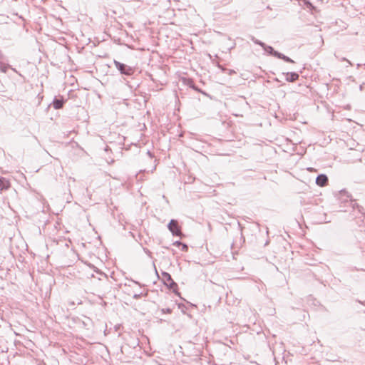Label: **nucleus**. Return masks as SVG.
<instances>
[{
	"instance_id": "obj_12",
	"label": "nucleus",
	"mask_w": 365,
	"mask_h": 365,
	"mask_svg": "<svg viewBox=\"0 0 365 365\" xmlns=\"http://www.w3.org/2000/svg\"><path fill=\"white\" fill-rule=\"evenodd\" d=\"M304 4H305L307 6V7H308V8H309V9H313V8H314V6H312V4L310 2L307 1H305V0H304Z\"/></svg>"
},
{
	"instance_id": "obj_3",
	"label": "nucleus",
	"mask_w": 365,
	"mask_h": 365,
	"mask_svg": "<svg viewBox=\"0 0 365 365\" xmlns=\"http://www.w3.org/2000/svg\"><path fill=\"white\" fill-rule=\"evenodd\" d=\"M163 279L164 281V283L166 286L173 288L174 287H176V283L173 280L170 274L168 272H163L162 273Z\"/></svg>"
},
{
	"instance_id": "obj_15",
	"label": "nucleus",
	"mask_w": 365,
	"mask_h": 365,
	"mask_svg": "<svg viewBox=\"0 0 365 365\" xmlns=\"http://www.w3.org/2000/svg\"><path fill=\"white\" fill-rule=\"evenodd\" d=\"M341 60L346 61L349 63V65H351V63L349 60H347L346 58H342Z\"/></svg>"
},
{
	"instance_id": "obj_14",
	"label": "nucleus",
	"mask_w": 365,
	"mask_h": 365,
	"mask_svg": "<svg viewBox=\"0 0 365 365\" xmlns=\"http://www.w3.org/2000/svg\"><path fill=\"white\" fill-rule=\"evenodd\" d=\"M181 245H182V242H180V241H175L174 243H173V245L175 246H181Z\"/></svg>"
},
{
	"instance_id": "obj_11",
	"label": "nucleus",
	"mask_w": 365,
	"mask_h": 365,
	"mask_svg": "<svg viewBox=\"0 0 365 365\" xmlns=\"http://www.w3.org/2000/svg\"><path fill=\"white\" fill-rule=\"evenodd\" d=\"M304 4H305L307 6V7H308V8H309V9H313V8H314V6H312V4L310 2L307 1H305V0H304Z\"/></svg>"
},
{
	"instance_id": "obj_9",
	"label": "nucleus",
	"mask_w": 365,
	"mask_h": 365,
	"mask_svg": "<svg viewBox=\"0 0 365 365\" xmlns=\"http://www.w3.org/2000/svg\"><path fill=\"white\" fill-rule=\"evenodd\" d=\"M263 49L264 50V51H266L267 53H268L274 56V53L277 52L276 51H274L273 49V48L272 46H267V45H265V46L263 48Z\"/></svg>"
},
{
	"instance_id": "obj_16",
	"label": "nucleus",
	"mask_w": 365,
	"mask_h": 365,
	"mask_svg": "<svg viewBox=\"0 0 365 365\" xmlns=\"http://www.w3.org/2000/svg\"><path fill=\"white\" fill-rule=\"evenodd\" d=\"M1 71H2L3 72H4V73H5V72H6V69H7V68H6V66H4V67L1 68Z\"/></svg>"
},
{
	"instance_id": "obj_2",
	"label": "nucleus",
	"mask_w": 365,
	"mask_h": 365,
	"mask_svg": "<svg viewBox=\"0 0 365 365\" xmlns=\"http://www.w3.org/2000/svg\"><path fill=\"white\" fill-rule=\"evenodd\" d=\"M168 227L173 235L180 237L182 235V232L177 220H171L168 225Z\"/></svg>"
},
{
	"instance_id": "obj_13",
	"label": "nucleus",
	"mask_w": 365,
	"mask_h": 365,
	"mask_svg": "<svg viewBox=\"0 0 365 365\" xmlns=\"http://www.w3.org/2000/svg\"><path fill=\"white\" fill-rule=\"evenodd\" d=\"M181 246H182V250H183V251H187V250L188 247H187V245L182 244V245H181Z\"/></svg>"
},
{
	"instance_id": "obj_10",
	"label": "nucleus",
	"mask_w": 365,
	"mask_h": 365,
	"mask_svg": "<svg viewBox=\"0 0 365 365\" xmlns=\"http://www.w3.org/2000/svg\"><path fill=\"white\" fill-rule=\"evenodd\" d=\"M253 41H254L255 43L259 45L262 48H264L265 46V45H266L264 43H263V42H262V41H259L257 39H255V40H253Z\"/></svg>"
},
{
	"instance_id": "obj_5",
	"label": "nucleus",
	"mask_w": 365,
	"mask_h": 365,
	"mask_svg": "<svg viewBox=\"0 0 365 365\" xmlns=\"http://www.w3.org/2000/svg\"><path fill=\"white\" fill-rule=\"evenodd\" d=\"M10 187L9 181L4 178H0V191L7 190Z\"/></svg>"
},
{
	"instance_id": "obj_8",
	"label": "nucleus",
	"mask_w": 365,
	"mask_h": 365,
	"mask_svg": "<svg viewBox=\"0 0 365 365\" xmlns=\"http://www.w3.org/2000/svg\"><path fill=\"white\" fill-rule=\"evenodd\" d=\"M53 104V107L55 108V109H60L63 107V101L62 99H57V98H55L52 103Z\"/></svg>"
},
{
	"instance_id": "obj_4",
	"label": "nucleus",
	"mask_w": 365,
	"mask_h": 365,
	"mask_svg": "<svg viewBox=\"0 0 365 365\" xmlns=\"http://www.w3.org/2000/svg\"><path fill=\"white\" fill-rule=\"evenodd\" d=\"M328 181V178L326 175L321 174L317 177L316 183L319 186H324Z\"/></svg>"
},
{
	"instance_id": "obj_17",
	"label": "nucleus",
	"mask_w": 365,
	"mask_h": 365,
	"mask_svg": "<svg viewBox=\"0 0 365 365\" xmlns=\"http://www.w3.org/2000/svg\"><path fill=\"white\" fill-rule=\"evenodd\" d=\"M307 170L309 171H313L314 169L312 168H308Z\"/></svg>"
},
{
	"instance_id": "obj_7",
	"label": "nucleus",
	"mask_w": 365,
	"mask_h": 365,
	"mask_svg": "<svg viewBox=\"0 0 365 365\" xmlns=\"http://www.w3.org/2000/svg\"><path fill=\"white\" fill-rule=\"evenodd\" d=\"M274 56L278 58L282 59V60H284L286 62L294 63L293 60H292L288 56H284V54H282V53H281L279 52H275L274 53Z\"/></svg>"
},
{
	"instance_id": "obj_6",
	"label": "nucleus",
	"mask_w": 365,
	"mask_h": 365,
	"mask_svg": "<svg viewBox=\"0 0 365 365\" xmlns=\"http://www.w3.org/2000/svg\"><path fill=\"white\" fill-rule=\"evenodd\" d=\"M286 76V80L289 82H294L299 78V75L294 72L287 73Z\"/></svg>"
},
{
	"instance_id": "obj_1",
	"label": "nucleus",
	"mask_w": 365,
	"mask_h": 365,
	"mask_svg": "<svg viewBox=\"0 0 365 365\" xmlns=\"http://www.w3.org/2000/svg\"><path fill=\"white\" fill-rule=\"evenodd\" d=\"M114 64L121 74L131 76L133 73V69L129 66H127L115 60L114 61Z\"/></svg>"
}]
</instances>
